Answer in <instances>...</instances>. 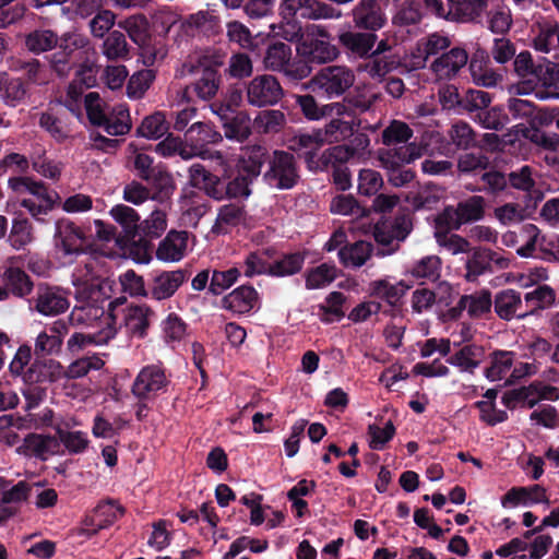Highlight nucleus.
Returning <instances> with one entry per match:
<instances>
[{"label": "nucleus", "mask_w": 559, "mask_h": 559, "mask_svg": "<svg viewBox=\"0 0 559 559\" xmlns=\"http://www.w3.org/2000/svg\"><path fill=\"white\" fill-rule=\"evenodd\" d=\"M486 4V0H448V14L451 21H475L481 15Z\"/></svg>", "instance_id": "obj_39"}, {"label": "nucleus", "mask_w": 559, "mask_h": 559, "mask_svg": "<svg viewBox=\"0 0 559 559\" xmlns=\"http://www.w3.org/2000/svg\"><path fill=\"white\" fill-rule=\"evenodd\" d=\"M513 352L495 350L490 356V366L485 369V377L489 381L501 380L512 368Z\"/></svg>", "instance_id": "obj_54"}, {"label": "nucleus", "mask_w": 559, "mask_h": 559, "mask_svg": "<svg viewBox=\"0 0 559 559\" xmlns=\"http://www.w3.org/2000/svg\"><path fill=\"white\" fill-rule=\"evenodd\" d=\"M556 107L551 112L539 110L537 116L532 120L530 127L518 124L514 130V139L510 140V145L513 150H509L511 154L525 156L531 151V144H536L545 148L547 152L559 147V134L556 132H548L543 130V127H549L556 119L559 112H555Z\"/></svg>", "instance_id": "obj_4"}, {"label": "nucleus", "mask_w": 559, "mask_h": 559, "mask_svg": "<svg viewBox=\"0 0 559 559\" xmlns=\"http://www.w3.org/2000/svg\"><path fill=\"white\" fill-rule=\"evenodd\" d=\"M266 170L262 180L270 188L277 190H290L300 180L299 167L296 157L286 151L274 150L272 153L266 147Z\"/></svg>", "instance_id": "obj_6"}, {"label": "nucleus", "mask_w": 559, "mask_h": 559, "mask_svg": "<svg viewBox=\"0 0 559 559\" xmlns=\"http://www.w3.org/2000/svg\"><path fill=\"white\" fill-rule=\"evenodd\" d=\"M25 47L33 53H41L58 45V35L50 29H35L25 36Z\"/></svg>", "instance_id": "obj_49"}, {"label": "nucleus", "mask_w": 559, "mask_h": 559, "mask_svg": "<svg viewBox=\"0 0 559 559\" xmlns=\"http://www.w3.org/2000/svg\"><path fill=\"white\" fill-rule=\"evenodd\" d=\"M463 225L483 219L485 215V199L473 195L456 205Z\"/></svg>", "instance_id": "obj_58"}, {"label": "nucleus", "mask_w": 559, "mask_h": 559, "mask_svg": "<svg viewBox=\"0 0 559 559\" xmlns=\"http://www.w3.org/2000/svg\"><path fill=\"white\" fill-rule=\"evenodd\" d=\"M155 79V72L151 69L134 73L127 85V94L131 99L141 98Z\"/></svg>", "instance_id": "obj_64"}, {"label": "nucleus", "mask_w": 559, "mask_h": 559, "mask_svg": "<svg viewBox=\"0 0 559 559\" xmlns=\"http://www.w3.org/2000/svg\"><path fill=\"white\" fill-rule=\"evenodd\" d=\"M32 186L33 189L31 190V194L34 195L37 201L33 199H23L21 201V206L26 209L35 219L44 222V219L40 218V215L48 214L55 209V206L60 204L61 198L56 190L50 189L43 181H35Z\"/></svg>", "instance_id": "obj_20"}, {"label": "nucleus", "mask_w": 559, "mask_h": 559, "mask_svg": "<svg viewBox=\"0 0 559 559\" xmlns=\"http://www.w3.org/2000/svg\"><path fill=\"white\" fill-rule=\"evenodd\" d=\"M353 21L359 28L377 31L384 24V15L376 0H360L353 9Z\"/></svg>", "instance_id": "obj_31"}, {"label": "nucleus", "mask_w": 559, "mask_h": 559, "mask_svg": "<svg viewBox=\"0 0 559 559\" xmlns=\"http://www.w3.org/2000/svg\"><path fill=\"white\" fill-rule=\"evenodd\" d=\"M168 130L169 123L166 120L165 114L156 111L143 119L142 123L136 129V133L146 139L157 140L165 135Z\"/></svg>", "instance_id": "obj_53"}, {"label": "nucleus", "mask_w": 559, "mask_h": 559, "mask_svg": "<svg viewBox=\"0 0 559 559\" xmlns=\"http://www.w3.org/2000/svg\"><path fill=\"white\" fill-rule=\"evenodd\" d=\"M401 66V58L395 53H389L388 56H369L358 69L366 72L370 78L381 81L386 74L395 71Z\"/></svg>", "instance_id": "obj_36"}, {"label": "nucleus", "mask_w": 559, "mask_h": 559, "mask_svg": "<svg viewBox=\"0 0 559 559\" xmlns=\"http://www.w3.org/2000/svg\"><path fill=\"white\" fill-rule=\"evenodd\" d=\"M70 324L64 320H57L45 328L36 340L34 354L37 358L58 355L61 352L63 338L69 333Z\"/></svg>", "instance_id": "obj_19"}, {"label": "nucleus", "mask_w": 559, "mask_h": 559, "mask_svg": "<svg viewBox=\"0 0 559 559\" xmlns=\"http://www.w3.org/2000/svg\"><path fill=\"white\" fill-rule=\"evenodd\" d=\"M188 233L170 230L159 242L155 253L156 258L164 262L180 261L187 248Z\"/></svg>", "instance_id": "obj_34"}, {"label": "nucleus", "mask_w": 559, "mask_h": 559, "mask_svg": "<svg viewBox=\"0 0 559 559\" xmlns=\"http://www.w3.org/2000/svg\"><path fill=\"white\" fill-rule=\"evenodd\" d=\"M420 155V150L412 143L381 150L379 162L388 170L389 182L394 187H403L415 178V173L411 168H404V164L414 162Z\"/></svg>", "instance_id": "obj_9"}, {"label": "nucleus", "mask_w": 559, "mask_h": 559, "mask_svg": "<svg viewBox=\"0 0 559 559\" xmlns=\"http://www.w3.org/2000/svg\"><path fill=\"white\" fill-rule=\"evenodd\" d=\"M186 281L187 273L183 270L163 271L153 275L148 284V295L155 300L168 299L175 295Z\"/></svg>", "instance_id": "obj_24"}, {"label": "nucleus", "mask_w": 559, "mask_h": 559, "mask_svg": "<svg viewBox=\"0 0 559 559\" xmlns=\"http://www.w3.org/2000/svg\"><path fill=\"white\" fill-rule=\"evenodd\" d=\"M469 71L474 82L478 85L496 86L502 75L489 64V57L485 50H477L469 61Z\"/></svg>", "instance_id": "obj_33"}, {"label": "nucleus", "mask_w": 559, "mask_h": 559, "mask_svg": "<svg viewBox=\"0 0 559 559\" xmlns=\"http://www.w3.org/2000/svg\"><path fill=\"white\" fill-rule=\"evenodd\" d=\"M102 51L108 60H126L129 57V45L126 36L120 31H112L108 34L102 45Z\"/></svg>", "instance_id": "obj_51"}, {"label": "nucleus", "mask_w": 559, "mask_h": 559, "mask_svg": "<svg viewBox=\"0 0 559 559\" xmlns=\"http://www.w3.org/2000/svg\"><path fill=\"white\" fill-rule=\"evenodd\" d=\"M407 289L408 286L403 281L392 284L386 278H381L369 284V295L386 301L392 307L397 305Z\"/></svg>", "instance_id": "obj_42"}, {"label": "nucleus", "mask_w": 559, "mask_h": 559, "mask_svg": "<svg viewBox=\"0 0 559 559\" xmlns=\"http://www.w3.org/2000/svg\"><path fill=\"white\" fill-rule=\"evenodd\" d=\"M441 259L437 255H428L416 262L411 274L417 278H427L436 281L440 277Z\"/></svg>", "instance_id": "obj_63"}, {"label": "nucleus", "mask_w": 559, "mask_h": 559, "mask_svg": "<svg viewBox=\"0 0 559 559\" xmlns=\"http://www.w3.org/2000/svg\"><path fill=\"white\" fill-rule=\"evenodd\" d=\"M491 162L489 156L484 154L481 151L465 152L460 155L457 159V168L462 174L477 175L483 174L485 170L490 168Z\"/></svg>", "instance_id": "obj_57"}, {"label": "nucleus", "mask_w": 559, "mask_h": 559, "mask_svg": "<svg viewBox=\"0 0 559 559\" xmlns=\"http://www.w3.org/2000/svg\"><path fill=\"white\" fill-rule=\"evenodd\" d=\"M266 157L265 145H248L239 156L235 169L225 171L222 177L211 173L202 164L191 165L189 182L215 201L247 199L252 193L250 187L261 175Z\"/></svg>", "instance_id": "obj_2"}, {"label": "nucleus", "mask_w": 559, "mask_h": 559, "mask_svg": "<svg viewBox=\"0 0 559 559\" xmlns=\"http://www.w3.org/2000/svg\"><path fill=\"white\" fill-rule=\"evenodd\" d=\"M450 46V37L440 33H432L421 38L417 43L416 51L412 53V67L423 69L430 56L438 55Z\"/></svg>", "instance_id": "obj_27"}, {"label": "nucleus", "mask_w": 559, "mask_h": 559, "mask_svg": "<svg viewBox=\"0 0 559 559\" xmlns=\"http://www.w3.org/2000/svg\"><path fill=\"white\" fill-rule=\"evenodd\" d=\"M285 122V115L281 110H264L254 118L253 129L264 134L278 133L284 128Z\"/></svg>", "instance_id": "obj_56"}, {"label": "nucleus", "mask_w": 559, "mask_h": 559, "mask_svg": "<svg viewBox=\"0 0 559 559\" xmlns=\"http://www.w3.org/2000/svg\"><path fill=\"white\" fill-rule=\"evenodd\" d=\"M96 82L94 67L92 64H82L76 71L75 79L67 87V103H81L84 105H95L103 100L98 92H88L84 94V88H90Z\"/></svg>", "instance_id": "obj_18"}, {"label": "nucleus", "mask_w": 559, "mask_h": 559, "mask_svg": "<svg viewBox=\"0 0 559 559\" xmlns=\"http://www.w3.org/2000/svg\"><path fill=\"white\" fill-rule=\"evenodd\" d=\"M118 27L124 31L135 45H143L150 37L148 22L142 14H135L118 22Z\"/></svg>", "instance_id": "obj_50"}, {"label": "nucleus", "mask_w": 559, "mask_h": 559, "mask_svg": "<svg viewBox=\"0 0 559 559\" xmlns=\"http://www.w3.org/2000/svg\"><path fill=\"white\" fill-rule=\"evenodd\" d=\"M201 68L203 69L202 76L192 86H181L175 90V102L178 104L210 102L217 94L218 74L216 70L207 66L205 57L195 56L185 62L180 75H191Z\"/></svg>", "instance_id": "obj_5"}, {"label": "nucleus", "mask_w": 559, "mask_h": 559, "mask_svg": "<svg viewBox=\"0 0 559 559\" xmlns=\"http://www.w3.org/2000/svg\"><path fill=\"white\" fill-rule=\"evenodd\" d=\"M186 142L192 148L201 150L207 144H216L222 141V134L210 123L194 122L185 133Z\"/></svg>", "instance_id": "obj_43"}, {"label": "nucleus", "mask_w": 559, "mask_h": 559, "mask_svg": "<svg viewBox=\"0 0 559 559\" xmlns=\"http://www.w3.org/2000/svg\"><path fill=\"white\" fill-rule=\"evenodd\" d=\"M55 245L64 255L79 254L84 251L85 235L73 222L67 218L56 223Z\"/></svg>", "instance_id": "obj_21"}, {"label": "nucleus", "mask_w": 559, "mask_h": 559, "mask_svg": "<svg viewBox=\"0 0 559 559\" xmlns=\"http://www.w3.org/2000/svg\"><path fill=\"white\" fill-rule=\"evenodd\" d=\"M496 263L500 269L509 265V260L490 249L476 248L466 262L467 280L473 281L479 275L491 272V264Z\"/></svg>", "instance_id": "obj_26"}, {"label": "nucleus", "mask_w": 559, "mask_h": 559, "mask_svg": "<svg viewBox=\"0 0 559 559\" xmlns=\"http://www.w3.org/2000/svg\"><path fill=\"white\" fill-rule=\"evenodd\" d=\"M479 182L483 183V193L487 195L499 197L509 192L507 175L491 165L480 175Z\"/></svg>", "instance_id": "obj_55"}, {"label": "nucleus", "mask_w": 559, "mask_h": 559, "mask_svg": "<svg viewBox=\"0 0 559 559\" xmlns=\"http://www.w3.org/2000/svg\"><path fill=\"white\" fill-rule=\"evenodd\" d=\"M312 28L317 29L321 38L307 36L299 43L297 51L304 58L302 60L318 64L335 60L338 56V49L325 39L329 37L328 32L320 26H312Z\"/></svg>", "instance_id": "obj_15"}, {"label": "nucleus", "mask_w": 559, "mask_h": 559, "mask_svg": "<svg viewBox=\"0 0 559 559\" xmlns=\"http://www.w3.org/2000/svg\"><path fill=\"white\" fill-rule=\"evenodd\" d=\"M492 306L496 314L504 321H510L513 318L523 319L533 314V310L524 308L521 293L512 288L498 292L492 300Z\"/></svg>", "instance_id": "obj_22"}, {"label": "nucleus", "mask_w": 559, "mask_h": 559, "mask_svg": "<svg viewBox=\"0 0 559 559\" xmlns=\"http://www.w3.org/2000/svg\"><path fill=\"white\" fill-rule=\"evenodd\" d=\"M372 251L373 246L371 242L358 240L343 246L338 250V259L345 267H360L371 257Z\"/></svg>", "instance_id": "obj_41"}, {"label": "nucleus", "mask_w": 559, "mask_h": 559, "mask_svg": "<svg viewBox=\"0 0 559 559\" xmlns=\"http://www.w3.org/2000/svg\"><path fill=\"white\" fill-rule=\"evenodd\" d=\"M170 383L165 368L160 365H147L135 377L131 392L139 401H152L165 393Z\"/></svg>", "instance_id": "obj_13"}, {"label": "nucleus", "mask_w": 559, "mask_h": 559, "mask_svg": "<svg viewBox=\"0 0 559 559\" xmlns=\"http://www.w3.org/2000/svg\"><path fill=\"white\" fill-rule=\"evenodd\" d=\"M19 450L26 456L45 461L59 451V440L55 436L32 432L25 436Z\"/></svg>", "instance_id": "obj_28"}, {"label": "nucleus", "mask_w": 559, "mask_h": 559, "mask_svg": "<svg viewBox=\"0 0 559 559\" xmlns=\"http://www.w3.org/2000/svg\"><path fill=\"white\" fill-rule=\"evenodd\" d=\"M167 228L166 213L155 210L151 215L141 222L138 234L129 249L130 254L136 262L148 263L154 251L153 240L159 238Z\"/></svg>", "instance_id": "obj_10"}, {"label": "nucleus", "mask_w": 559, "mask_h": 559, "mask_svg": "<svg viewBox=\"0 0 559 559\" xmlns=\"http://www.w3.org/2000/svg\"><path fill=\"white\" fill-rule=\"evenodd\" d=\"M4 286H0V301L9 298L12 294L17 298H26L36 287L31 276L16 266L8 267L3 273Z\"/></svg>", "instance_id": "obj_25"}, {"label": "nucleus", "mask_w": 559, "mask_h": 559, "mask_svg": "<svg viewBox=\"0 0 559 559\" xmlns=\"http://www.w3.org/2000/svg\"><path fill=\"white\" fill-rule=\"evenodd\" d=\"M340 43L350 52L358 57H369L377 35L372 33L345 32L338 36Z\"/></svg>", "instance_id": "obj_44"}, {"label": "nucleus", "mask_w": 559, "mask_h": 559, "mask_svg": "<svg viewBox=\"0 0 559 559\" xmlns=\"http://www.w3.org/2000/svg\"><path fill=\"white\" fill-rule=\"evenodd\" d=\"M247 96L251 105H276L283 99L284 91L275 76L263 74L249 82Z\"/></svg>", "instance_id": "obj_17"}, {"label": "nucleus", "mask_w": 559, "mask_h": 559, "mask_svg": "<svg viewBox=\"0 0 559 559\" xmlns=\"http://www.w3.org/2000/svg\"><path fill=\"white\" fill-rule=\"evenodd\" d=\"M330 210L332 213L349 215L356 218L368 217L370 214V210L360 204L352 194L335 197L331 202Z\"/></svg>", "instance_id": "obj_52"}, {"label": "nucleus", "mask_w": 559, "mask_h": 559, "mask_svg": "<svg viewBox=\"0 0 559 559\" xmlns=\"http://www.w3.org/2000/svg\"><path fill=\"white\" fill-rule=\"evenodd\" d=\"M217 115L224 128L225 136L230 140L243 141L251 134L253 122L246 111H237V107H210Z\"/></svg>", "instance_id": "obj_16"}, {"label": "nucleus", "mask_w": 559, "mask_h": 559, "mask_svg": "<svg viewBox=\"0 0 559 559\" xmlns=\"http://www.w3.org/2000/svg\"><path fill=\"white\" fill-rule=\"evenodd\" d=\"M153 311L146 306H131L124 313V324L128 331L138 337H144L150 326L148 316Z\"/></svg>", "instance_id": "obj_45"}, {"label": "nucleus", "mask_w": 559, "mask_h": 559, "mask_svg": "<svg viewBox=\"0 0 559 559\" xmlns=\"http://www.w3.org/2000/svg\"><path fill=\"white\" fill-rule=\"evenodd\" d=\"M144 181L147 183L150 197L158 202L168 201L176 189L171 174L163 166Z\"/></svg>", "instance_id": "obj_38"}, {"label": "nucleus", "mask_w": 559, "mask_h": 559, "mask_svg": "<svg viewBox=\"0 0 559 559\" xmlns=\"http://www.w3.org/2000/svg\"><path fill=\"white\" fill-rule=\"evenodd\" d=\"M336 277V267L322 263L311 269L306 276V287L308 289H317L332 283Z\"/></svg>", "instance_id": "obj_61"}, {"label": "nucleus", "mask_w": 559, "mask_h": 559, "mask_svg": "<svg viewBox=\"0 0 559 559\" xmlns=\"http://www.w3.org/2000/svg\"><path fill=\"white\" fill-rule=\"evenodd\" d=\"M452 109V107H447ZM457 107H453L456 109ZM467 109L473 119L485 129L502 130L509 123V117L503 112V107H462Z\"/></svg>", "instance_id": "obj_37"}, {"label": "nucleus", "mask_w": 559, "mask_h": 559, "mask_svg": "<svg viewBox=\"0 0 559 559\" xmlns=\"http://www.w3.org/2000/svg\"><path fill=\"white\" fill-rule=\"evenodd\" d=\"M346 298L341 292H332L325 298V305L320 306L322 311L321 320L325 323H332L335 320H341L344 317L342 306Z\"/></svg>", "instance_id": "obj_62"}, {"label": "nucleus", "mask_w": 559, "mask_h": 559, "mask_svg": "<svg viewBox=\"0 0 559 559\" xmlns=\"http://www.w3.org/2000/svg\"><path fill=\"white\" fill-rule=\"evenodd\" d=\"M358 107H337V119H342L344 121H353L354 129H353V140L350 141V145H346L352 152L353 156L357 153L364 152L370 144V140L367 134L358 132L359 129H369L370 126H361V120L355 119L356 117V109ZM362 109L361 111L368 110L370 107H359ZM350 138V135L348 136Z\"/></svg>", "instance_id": "obj_35"}, {"label": "nucleus", "mask_w": 559, "mask_h": 559, "mask_svg": "<svg viewBox=\"0 0 559 559\" xmlns=\"http://www.w3.org/2000/svg\"><path fill=\"white\" fill-rule=\"evenodd\" d=\"M484 354V348L476 344L464 345L460 350L450 356L447 362L459 367L462 371L473 372L479 366V357Z\"/></svg>", "instance_id": "obj_46"}, {"label": "nucleus", "mask_w": 559, "mask_h": 559, "mask_svg": "<svg viewBox=\"0 0 559 559\" xmlns=\"http://www.w3.org/2000/svg\"><path fill=\"white\" fill-rule=\"evenodd\" d=\"M112 218L121 226L123 235L117 239L122 247H131L133 239L139 236L138 227L140 224V215L138 212L126 205L117 204L110 210Z\"/></svg>", "instance_id": "obj_30"}, {"label": "nucleus", "mask_w": 559, "mask_h": 559, "mask_svg": "<svg viewBox=\"0 0 559 559\" xmlns=\"http://www.w3.org/2000/svg\"><path fill=\"white\" fill-rule=\"evenodd\" d=\"M526 308L531 306L528 310L545 309L550 307L556 300L555 290L548 285H539L534 290L528 292L524 296Z\"/></svg>", "instance_id": "obj_60"}, {"label": "nucleus", "mask_w": 559, "mask_h": 559, "mask_svg": "<svg viewBox=\"0 0 559 559\" xmlns=\"http://www.w3.org/2000/svg\"><path fill=\"white\" fill-rule=\"evenodd\" d=\"M28 308L45 317H56L64 313L70 301L67 293L58 286L39 283L35 287V294L27 299Z\"/></svg>", "instance_id": "obj_12"}, {"label": "nucleus", "mask_w": 559, "mask_h": 559, "mask_svg": "<svg viewBox=\"0 0 559 559\" xmlns=\"http://www.w3.org/2000/svg\"><path fill=\"white\" fill-rule=\"evenodd\" d=\"M60 367L58 361H40L36 357V360L26 369L24 382L27 384L53 382L56 380V371Z\"/></svg>", "instance_id": "obj_47"}, {"label": "nucleus", "mask_w": 559, "mask_h": 559, "mask_svg": "<svg viewBox=\"0 0 559 559\" xmlns=\"http://www.w3.org/2000/svg\"><path fill=\"white\" fill-rule=\"evenodd\" d=\"M355 82L352 69L345 66H329L321 69L302 88L309 94L298 96L299 105H316V97L332 98L343 95Z\"/></svg>", "instance_id": "obj_3"}, {"label": "nucleus", "mask_w": 559, "mask_h": 559, "mask_svg": "<svg viewBox=\"0 0 559 559\" xmlns=\"http://www.w3.org/2000/svg\"><path fill=\"white\" fill-rule=\"evenodd\" d=\"M34 240L33 226L27 217L16 216L12 221L8 242L15 250L24 249Z\"/></svg>", "instance_id": "obj_48"}, {"label": "nucleus", "mask_w": 559, "mask_h": 559, "mask_svg": "<svg viewBox=\"0 0 559 559\" xmlns=\"http://www.w3.org/2000/svg\"><path fill=\"white\" fill-rule=\"evenodd\" d=\"M262 63L266 70L281 72L292 81H300L312 72L306 60L294 59L292 47L280 40L266 47Z\"/></svg>", "instance_id": "obj_7"}, {"label": "nucleus", "mask_w": 559, "mask_h": 559, "mask_svg": "<svg viewBox=\"0 0 559 559\" xmlns=\"http://www.w3.org/2000/svg\"><path fill=\"white\" fill-rule=\"evenodd\" d=\"M259 304V294L251 285H241L224 296L223 308L237 314H246Z\"/></svg>", "instance_id": "obj_29"}, {"label": "nucleus", "mask_w": 559, "mask_h": 559, "mask_svg": "<svg viewBox=\"0 0 559 559\" xmlns=\"http://www.w3.org/2000/svg\"><path fill=\"white\" fill-rule=\"evenodd\" d=\"M412 229L411 214L399 213L391 221L378 222L373 228V237L379 245L390 247L388 253H393L397 250L399 242L405 240Z\"/></svg>", "instance_id": "obj_14"}, {"label": "nucleus", "mask_w": 559, "mask_h": 559, "mask_svg": "<svg viewBox=\"0 0 559 559\" xmlns=\"http://www.w3.org/2000/svg\"><path fill=\"white\" fill-rule=\"evenodd\" d=\"M559 83V64L548 60L537 63L536 79H527L510 85L509 93L513 96H534L535 99L559 98L551 87Z\"/></svg>", "instance_id": "obj_8"}, {"label": "nucleus", "mask_w": 559, "mask_h": 559, "mask_svg": "<svg viewBox=\"0 0 559 559\" xmlns=\"http://www.w3.org/2000/svg\"><path fill=\"white\" fill-rule=\"evenodd\" d=\"M468 53L464 48L454 47L435 59L431 71L439 80H451L467 64Z\"/></svg>", "instance_id": "obj_23"}, {"label": "nucleus", "mask_w": 559, "mask_h": 559, "mask_svg": "<svg viewBox=\"0 0 559 559\" xmlns=\"http://www.w3.org/2000/svg\"><path fill=\"white\" fill-rule=\"evenodd\" d=\"M91 126L112 136L127 134L132 127L129 107H84Z\"/></svg>", "instance_id": "obj_11"}, {"label": "nucleus", "mask_w": 559, "mask_h": 559, "mask_svg": "<svg viewBox=\"0 0 559 559\" xmlns=\"http://www.w3.org/2000/svg\"><path fill=\"white\" fill-rule=\"evenodd\" d=\"M95 515L99 518V522L96 528H80L79 535L86 538H91L98 533L102 528H107L112 525L116 521L122 518L126 513V508L122 507L117 500L106 499L100 501L95 510Z\"/></svg>", "instance_id": "obj_32"}, {"label": "nucleus", "mask_w": 559, "mask_h": 559, "mask_svg": "<svg viewBox=\"0 0 559 559\" xmlns=\"http://www.w3.org/2000/svg\"><path fill=\"white\" fill-rule=\"evenodd\" d=\"M305 254L300 252H294L285 254L282 259L271 263V276H288L298 273L304 265Z\"/></svg>", "instance_id": "obj_59"}, {"label": "nucleus", "mask_w": 559, "mask_h": 559, "mask_svg": "<svg viewBox=\"0 0 559 559\" xmlns=\"http://www.w3.org/2000/svg\"><path fill=\"white\" fill-rule=\"evenodd\" d=\"M353 121L332 119L325 129H317L311 133H300L293 138L292 148L304 158L308 170L312 173L325 171L333 168V183L341 191H346L352 186L350 173L345 164L353 157V152L346 144L335 145L319 151L328 142L341 141L353 134Z\"/></svg>", "instance_id": "obj_1"}, {"label": "nucleus", "mask_w": 559, "mask_h": 559, "mask_svg": "<svg viewBox=\"0 0 559 559\" xmlns=\"http://www.w3.org/2000/svg\"><path fill=\"white\" fill-rule=\"evenodd\" d=\"M274 248H264L249 252L242 263L243 274L246 277L269 274L271 271L270 260L275 257Z\"/></svg>", "instance_id": "obj_40"}]
</instances>
